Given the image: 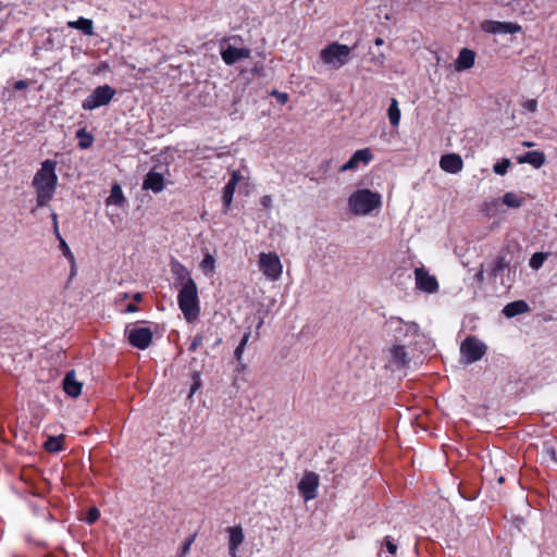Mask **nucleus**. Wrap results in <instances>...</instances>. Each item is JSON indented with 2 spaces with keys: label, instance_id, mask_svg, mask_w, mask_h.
Returning a JSON list of instances; mask_svg holds the SVG:
<instances>
[{
  "label": "nucleus",
  "instance_id": "5",
  "mask_svg": "<svg viewBox=\"0 0 557 557\" xmlns=\"http://www.w3.org/2000/svg\"><path fill=\"white\" fill-rule=\"evenodd\" d=\"M116 91L110 85H101L96 87L92 92L83 101L82 107L84 110H95L97 108L107 106L115 96Z\"/></svg>",
  "mask_w": 557,
  "mask_h": 557
},
{
  "label": "nucleus",
  "instance_id": "1",
  "mask_svg": "<svg viewBox=\"0 0 557 557\" xmlns=\"http://www.w3.org/2000/svg\"><path fill=\"white\" fill-rule=\"evenodd\" d=\"M55 168L57 161L47 159L34 176L33 186L36 189L38 207H45L53 197L58 184Z\"/></svg>",
  "mask_w": 557,
  "mask_h": 557
},
{
  "label": "nucleus",
  "instance_id": "18",
  "mask_svg": "<svg viewBox=\"0 0 557 557\" xmlns=\"http://www.w3.org/2000/svg\"><path fill=\"white\" fill-rule=\"evenodd\" d=\"M230 534L228 552L232 557H237V548L244 542V532L240 525L227 528Z\"/></svg>",
  "mask_w": 557,
  "mask_h": 557
},
{
  "label": "nucleus",
  "instance_id": "36",
  "mask_svg": "<svg viewBox=\"0 0 557 557\" xmlns=\"http://www.w3.org/2000/svg\"><path fill=\"white\" fill-rule=\"evenodd\" d=\"M99 516H100L99 510L96 507H91V508H89L85 520L87 523L92 524L94 522H96L99 519Z\"/></svg>",
  "mask_w": 557,
  "mask_h": 557
},
{
  "label": "nucleus",
  "instance_id": "49",
  "mask_svg": "<svg viewBox=\"0 0 557 557\" xmlns=\"http://www.w3.org/2000/svg\"><path fill=\"white\" fill-rule=\"evenodd\" d=\"M126 311L127 312H135V311H137V307L135 305H133V304H128L126 306Z\"/></svg>",
  "mask_w": 557,
  "mask_h": 557
},
{
  "label": "nucleus",
  "instance_id": "24",
  "mask_svg": "<svg viewBox=\"0 0 557 557\" xmlns=\"http://www.w3.org/2000/svg\"><path fill=\"white\" fill-rule=\"evenodd\" d=\"M519 163H529L539 169L545 163V154L541 151H529L519 158Z\"/></svg>",
  "mask_w": 557,
  "mask_h": 557
},
{
  "label": "nucleus",
  "instance_id": "14",
  "mask_svg": "<svg viewBox=\"0 0 557 557\" xmlns=\"http://www.w3.org/2000/svg\"><path fill=\"white\" fill-rule=\"evenodd\" d=\"M482 29L491 34H516L521 30V26L510 22L485 21Z\"/></svg>",
  "mask_w": 557,
  "mask_h": 557
},
{
  "label": "nucleus",
  "instance_id": "9",
  "mask_svg": "<svg viewBox=\"0 0 557 557\" xmlns=\"http://www.w3.org/2000/svg\"><path fill=\"white\" fill-rule=\"evenodd\" d=\"M418 324L410 322L405 323L403 319L392 317L385 322V330L388 334H392L396 339H400L401 335L417 334Z\"/></svg>",
  "mask_w": 557,
  "mask_h": 557
},
{
  "label": "nucleus",
  "instance_id": "46",
  "mask_svg": "<svg viewBox=\"0 0 557 557\" xmlns=\"http://www.w3.org/2000/svg\"><path fill=\"white\" fill-rule=\"evenodd\" d=\"M244 349H245V348H243L242 346H239V345H238V346L236 347L235 351H234L235 358H236L238 361H240V359H242V355H243V352H244Z\"/></svg>",
  "mask_w": 557,
  "mask_h": 557
},
{
  "label": "nucleus",
  "instance_id": "21",
  "mask_svg": "<svg viewBox=\"0 0 557 557\" xmlns=\"http://www.w3.org/2000/svg\"><path fill=\"white\" fill-rule=\"evenodd\" d=\"M474 60H475L474 51L463 48L459 52V55L455 63V67L459 72L469 70L474 65Z\"/></svg>",
  "mask_w": 557,
  "mask_h": 557
},
{
  "label": "nucleus",
  "instance_id": "10",
  "mask_svg": "<svg viewBox=\"0 0 557 557\" xmlns=\"http://www.w3.org/2000/svg\"><path fill=\"white\" fill-rule=\"evenodd\" d=\"M127 338L132 346L138 349H146L152 341V331L149 327L127 329Z\"/></svg>",
  "mask_w": 557,
  "mask_h": 557
},
{
  "label": "nucleus",
  "instance_id": "27",
  "mask_svg": "<svg viewBox=\"0 0 557 557\" xmlns=\"http://www.w3.org/2000/svg\"><path fill=\"white\" fill-rule=\"evenodd\" d=\"M64 440V435L59 436H49L45 442L44 447L49 453H58L62 450V442Z\"/></svg>",
  "mask_w": 557,
  "mask_h": 557
},
{
  "label": "nucleus",
  "instance_id": "50",
  "mask_svg": "<svg viewBox=\"0 0 557 557\" xmlns=\"http://www.w3.org/2000/svg\"><path fill=\"white\" fill-rule=\"evenodd\" d=\"M277 99L281 102L287 101V95L286 94H277Z\"/></svg>",
  "mask_w": 557,
  "mask_h": 557
},
{
  "label": "nucleus",
  "instance_id": "2",
  "mask_svg": "<svg viewBox=\"0 0 557 557\" xmlns=\"http://www.w3.org/2000/svg\"><path fill=\"white\" fill-rule=\"evenodd\" d=\"M348 206L355 215H367L381 206V196L370 189H358L349 196Z\"/></svg>",
  "mask_w": 557,
  "mask_h": 557
},
{
  "label": "nucleus",
  "instance_id": "33",
  "mask_svg": "<svg viewBox=\"0 0 557 557\" xmlns=\"http://www.w3.org/2000/svg\"><path fill=\"white\" fill-rule=\"evenodd\" d=\"M214 267L215 259L210 253H207L200 263V268L206 274H208L214 271Z\"/></svg>",
  "mask_w": 557,
  "mask_h": 557
},
{
  "label": "nucleus",
  "instance_id": "23",
  "mask_svg": "<svg viewBox=\"0 0 557 557\" xmlns=\"http://www.w3.org/2000/svg\"><path fill=\"white\" fill-rule=\"evenodd\" d=\"M528 311H529V305L524 300H516V301L509 302L503 309V313L507 318H513L518 314H521V313H524Z\"/></svg>",
  "mask_w": 557,
  "mask_h": 557
},
{
  "label": "nucleus",
  "instance_id": "11",
  "mask_svg": "<svg viewBox=\"0 0 557 557\" xmlns=\"http://www.w3.org/2000/svg\"><path fill=\"white\" fill-rule=\"evenodd\" d=\"M319 475L312 471H307L298 483V491L305 500H311L317 497Z\"/></svg>",
  "mask_w": 557,
  "mask_h": 557
},
{
  "label": "nucleus",
  "instance_id": "15",
  "mask_svg": "<svg viewBox=\"0 0 557 557\" xmlns=\"http://www.w3.org/2000/svg\"><path fill=\"white\" fill-rule=\"evenodd\" d=\"M221 57L227 65H233L239 60L249 58L250 50L247 48H236L234 46H228L226 49L221 51Z\"/></svg>",
  "mask_w": 557,
  "mask_h": 557
},
{
  "label": "nucleus",
  "instance_id": "12",
  "mask_svg": "<svg viewBox=\"0 0 557 557\" xmlns=\"http://www.w3.org/2000/svg\"><path fill=\"white\" fill-rule=\"evenodd\" d=\"M388 352L389 359L386 368H389L392 371H399L408 367L410 359L403 345H394L389 348Z\"/></svg>",
  "mask_w": 557,
  "mask_h": 557
},
{
  "label": "nucleus",
  "instance_id": "55",
  "mask_svg": "<svg viewBox=\"0 0 557 557\" xmlns=\"http://www.w3.org/2000/svg\"><path fill=\"white\" fill-rule=\"evenodd\" d=\"M498 483H504L505 482V478L503 475H500L498 479H497Z\"/></svg>",
  "mask_w": 557,
  "mask_h": 557
},
{
  "label": "nucleus",
  "instance_id": "26",
  "mask_svg": "<svg viewBox=\"0 0 557 557\" xmlns=\"http://www.w3.org/2000/svg\"><path fill=\"white\" fill-rule=\"evenodd\" d=\"M387 116L389 120V123L393 126H398L400 121V110L398 107V101L395 98H392L388 110H387Z\"/></svg>",
  "mask_w": 557,
  "mask_h": 557
},
{
  "label": "nucleus",
  "instance_id": "34",
  "mask_svg": "<svg viewBox=\"0 0 557 557\" xmlns=\"http://www.w3.org/2000/svg\"><path fill=\"white\" fill-rule=\"evenodd\" d=\"M511 165V162L509 159H503L500 162H497L493 170L498 175H505Z\"/></svg>",
  "mask_w": 557,
  "mask_h": 557
},
{
  "label": "nucleus",
  "instance_id": "25",
  "mask_svg": "<svg viewBox=\"0 0 557 557\" xmlns=\"http://www.w3.org/2000/svg\"><path fill=\"white\" fill-rule=\"evenodd\" d=\"M67 26L70 28L79 29L85 35H88V36L94 35V23L89 18L79 17L76 21H70V22H67Z\"/></svg>",
  "mask_w": 557,
  "mask_h": 557
},
{
  "label": "nucleus",
  "instance_id": "44",
  "mask_svg": "<svg viewBox=\"0 0 557 557\" xmlns=\"http://www.w3.org/2000/svg\"><path fill=\"white\" fill-rule=\"evenodd\" d=\"M261 205L264 208H270L272 205V198L269 195H265L261 198Z\"/></svg>",
  "mask_w": 557,
  "mask_h": 557
},
{
  "label": "nucleus",
  "instance_id": "56",
  "mask_svg": "<svg viewBox=\"0 0 557 557\" xmlns=\"http://www.w3.org/2000/svg\"><path fill=\"white\" fill-rule=\"evenodd\" d=\"M523 145H524L525 147H532V146H534V144H533V143H529V141L523 143Z\"/></svg>",
  "mask_w": 557,
  "mask_h": 557
},
{
  "label": "nucleus",
  "instance_id": "17",
  "mask_svg": "<svg viewBox=\"0 0 557 557\" xmlns=\"http://www.w3.org/2000/svg\"><path fill=\"white\" fill-rule=\"evenodd\" d=\"M371 160H372V153H371L370 149H368V148L359 149L351 156V158L345 164H343L341 166L339 171L346 172V171L355 170L358 168L360 162H363L367 164Z\"/></svg>",
  "mask_w": 557,
  "mask_h": 557
},
{
  "label": "nucleus",
  "instance_id": "53",
  "mask_svg": "<svg viewBox=\"0 0 557 557\" xmlns=\"http://www.w3.org/2000/svg\"><path fill=\"white\" fill-rule=\"evenodd\" d=\"M51 218H52V221H53V225H55V223H58V215H57V213L53 212L51 214Z\"/></svg>",
  "mask_w": 557,
  "mask_h": 557
},
{
  "label": "nucleus",
  "instance_id": "40",
  "mask_svg": "<svg viewBox=\"0 0 557 557\" xmlns=\"http://www.w3.org/2000/svg\"><path fill=\"white\" fill-rule=\"evenodd\" d=\"M202 342H203V337L202 335L198 334L194 337V339L191 341V344L189 346V350L190 351H195L198 347H200L202 345Z\"/></svg>",
  "mask_w": 557,
  "mask_h": 557
},
{
  "label": "nucleus",
  "instance_id": "8",
  "mask_svg": "<svg viewBox=\"0 0 557 557\" xmlns=\"http://www.w3.org/2000/svg\"><path fill=\"white\" fill-rule=\"evenodd\" d=\"M460 351L467 363H472L480 360L484 356L486 351V345L474 337H467L461 343Z\"/></svg>",
  "mask_w": 557,
  "mask_h": 557
},
{
  "label": "nucleus",
  "instance_id": "22",
  "mask_svg": "<svg viewBox=\"0 0 557 557\" xmlns=\"http://www.w3.org/2000/svg\"><path fill=\"white\" fill-rule=\"evenodd\" d=\"M171 271L176 282L182 286H185L189 281H194L187 268L176 260L171 262Z\"/></svg>",
  "mask_w": 557,
  "mask_h": 557
},
{
  "label": "nucleus",
  "instance_id": "6",
  "mask_svg": "<svg viewBox=\"0 0 557 557\" xmlns=\"http://www.w3.org/2000/svg\"><path fill=\"white\" fill-rule=\"evenodd\" d=\"M259 269L270 281L280 278L283 265L278 256L275 252H261L259 255Z\"/></svg>",
  "mask_w": 557,
  "mask_h": 557
},
{
  "label": "nucleus",
  "instance_id": "30",
  "mask_svg": "<svg viewBox=\"0 0 557 557\" xmlns=\"http://www.w3.org/2000/svg\"><path fill=\"white\" fill-rule=\"evenodd\" d=\"M550 253L549 252H535L532 255L531 259H530V267L533 269V270H539L544 261L547 259V257L549 256Z\"/></svg>",
  "mask_w": 557,
  "mask_h": 557
},
{
  "label": "nucleus",
  "instance_id": "16",
  "mask_svg": "<svg viewBox=\"0 0 557 557\" xmlns=\"http://www.w3.org/2000/svg\"><path fill=\"white\" fill-rule=\"evenodd\" d=\"M440 166L447 173L456 174L462 170L463 161L457 153H447L441 157Z\"/></svg>",
  "mask_w": 557,
  "mask_h": 557
},
{
  "label": "nucleus",
  "instance_id": "43",
  "mask_svg": "<svg viewBox=\"0 0 557 557\" xmlns=\"http://www.w3.org/2000/svg\"><path fill=\"white\" fill-rule=\"evenodd\" d=\"M240 180H242L240 174L237 171H234L232 173L231 180L227 183H233L234 186H237V184L239 183Z\"/></svg>",
  "mask_w": 557,
  "mask_h": 557
},
{
  "label": "nucleus",
  "instance_id": "42",
  "mask_svg": "<svg viewBox=\"0 0 557 557\" xmlns=\"http://www.w3.org/2000/svg\"><path fill=\"white\" fill-rule=\"evenodd\" d=\"M28 86H29V83L27 81L21 79V81L15 82L13 87L15 90H22V89L27 88Z\"/></svg>",
  "mask_w": 557,
  "mask_h": 557
},
{
  "label": "nucleus",
  "instance_id": "32",
  "mask_svg": "<svg viewBox=\"0 0 557 557\" xmlns=\"http://www.w3.org/2000/svg\"><path fill=\"white\" fill-rule=\"evenodd\" d=\"M503 202L510 208H520L522 206V198H519L513 193H506L503 197Z\"/></svg>",
  "mask_w": 557,
  "mask_h": 557
},
{
  "label": "nucleus",
  "instance_id": "54",
  "mask_svg": "<svg viewBox=\"0 0 557 557\" xmlns=\"http://www.w3.org/2000/svg\"><path fill=\"white\" fill-rule=\"evenodd\" d=\"M383 42H384V40L382 38H376L375 39V45L376 46H381V45H383Z\"/></svg>",
  "mask_w": 557,
  "mask_h": 557
},
{
  "label": "nucleus",
  "instance_id": "19",
  "mask_svg": "<svg viewBox=\"0 0 557 557\" xmlns=\"http://www.w3.org/2000/svg\"><path fill=\"white\" fill-rule=\"evenodd\" d=\"M83 384L76 380L75 372L69 371L63 379V389L71 397H77L82 393Z\"/></svg>",
  "mask_w": 557,
  "mask_h": 557
},
{
  "label": "nucleus",
  "instance_id": "45",
  "mask_svg": "<svg viewBox=\"0 0 557 557\" xmlns=\"http://www.w3.org/2000/svg\"><path fill=\"white\" fill-rule=\"evenodd\" d=\"M474 278L478 283H482L484 281V270L483 267L478 271V273L474 275Z\"/></svg>",
  "mask_w": 557,
  "mask_h": 557
},
{
  "label": "nucleus",
  "instance_id": "48",
  "mask_svg": "<svg viewBox=\"0 0 557 557\" xmlns=\"http://www.w3.org/2000/svg\"><path fill=\"white\" fill-rule=\"evenodd\" d=\"M548 454L550 455V458L553 460L557 461V450H555L554 448H549Z\"/></svg>",
  "mask_w": 557,
  "mask_h": 557
},
{
  "label": "nucleus",
  "instance_id": "51",
  "mask_svg": "<svg viewBox=\"0 0 557 557\" xmlns=\"http://www.w3.org/2000/svg\"><path fill=\"white\" fill-rule=\"evenodd\" d=\"M53 226H54V233H55V235H57L58 239L60 240V238H62V237H61V235H60V233H59V226H58V223H55V225H53Z\"/></svg>",
  "mask_w": 557,
  "mask_h": 557
},
{
  "label": "nucleus",
  "instance_id": "20",
  "mask_svg": "<svg viewBox=\"0 0 557 557\" xmlns=\"http://www.w3.org/2000/svg\"><path fill=\"white\" fill-rule=\"evenodd\" d=\"M143 187L153 193H160L164 187V178L160 173L150 171L144 180Z\"/></svg>",
  "mask_w": 557,
  "mask_h": 557
},
{
  "label": "nucleus",
  "instance_id": "35",
  "mask_svg": "<svg viewBox=\"0 0 557 557\" xmlns=\"http://www.w3.org/2000/svg\"><path fill=\"white\" fill-rule=\"evenodd\" d=\"M201 384L202 383H201V379H200V373L198 371H195L193 373V384H191L190 392L188 395L189 398L201 387Z\"/></svg>",
  "mask_w": 557,
  "mask_h": 557
},
{
  "label": "nucleus",
  "instance_id": "38",
  "mask_svg": "<svg viewBox=\"0 0 557 557\" xmlns=\"http://www.w3.org/2000/svg\"><path fill=\"white\" fill-rule=\"evenodd\" d=\"M60 248L63 252V255L71 261L74 260V256L73 253L71 252L67 244L65 243V240L63 238H60Z\"/></svg>",
  "mask_w": 557,
  "mask_h": 557
},
{
  "label": "nucleus",
  "instance_id": "4",
  "mask_svg": "<svg viewBox=\"0 0 557 557\" xmlns=\"http://www.w3.org/2000/svg\"><path fill=\"white\" fill-rule=\"evenodd\" d=\"M350 48L346 45L333 42L321 51V59L325 64L339 69L349 61Z\"/></svg>",
  "mask_w": 557,
  "mask_h": 557
},
{
  "label": "nucleus",
  "instance_id": "29",
  "mask_svg": "<svg viewBox=\"0 0 557 557\" xmlns=\"http://www.w3.org/2000/svg\"><path fill=\"white\" fill-rule=\"evenodd\" d=\"M76 137L79 138L78 146L82 149H87L92 144V136L86 132L85 128H81L76 132Z\"/></svg>",
  "mask_w": 557,
  "mask_h": 557
},
{
  "label": "nucleus",
  "instance_id": "47",
  "mask_svg": "<svg viewBox=\"0 0 557 557\" xmlns=\"http://www.w3.org/2000/svg\"><path fill=\"white\" fill-rule=\"evenodd\" d=\"M249 337H250V332H246L239 343V346H242L243 348H245V346L247 345L248 341H249Z\"/></svg>",
  "mask_w": 557,
  "mask_h": 557
},
{
  "label": "nucleus",
  "instance_id": "31",
  "mask_svg": "<svg viewBox=\"0 0 557 557\" xmlns=\"http://www.w3.org/2000/svg\"><path fill=\"white\" fill-rule=\"evenodd\" d=\"M235 189L236 186H234L233 183H227L223 188V202L226 210L230 208L232 203Z\"/></svg>",
  "mask_w": 557,
  "mask_h": 557
},
{
  "label": "nucleus",
  "instance_id": "41",
  "mask_svg": "<svg viewBox=\"0 0 557 557\" xmlns=\"http://www.w3.org/2000/svg\"><path fill=\"white\" fill-rule=\"evenodd\" d=\"M523 107L531 112H535L537 108V101L535 99L527 100L523 103Z\"/></svg>",
  "mask_w": 557,
  "mask_h": 557
},
{
  "label": "nucleus",
  "instance_id": "28",
  "mask_svg": "<svg viewBox=\"0 0 557 557\" xmlns=\"http://www.w3.org/2000/svg\"><path fill=\"white\" fill-rule=\"evenodd\" d=\"M124 200L125 199H124L121 186L117 184L113 185L111 188V194L108 198V203H114V205L121 206Z\"/></svg>",
  "mask_w": 557,
  "mask_h": 557
},
{
  "label": "nucleus",
  "instance_id": "37",
  "mask_svg": "<svg viewBox=\"0 0 557 557\" xmlns=\"http://www.w3.org/2000/svg\"><path fill=\"white\" fill-rule=\"evenodd\" d=\"M196 533L190 535L189 537L186 539L184 545L182 546V549H181V555L182 557H184L185 555H187L189 553V549H190V546L191 544L194 543L195 539H196Z\"/></svg>",
  "mask_w": 557,
  "mask_h": 557
},
{
  "label": "nucleus",
  "instance_id": "39",
  "mask_svg": "<svg viewBox=\"0 0 557 557\" xmlns=\"http://www.w3.org/2000/svg\"><path fill=\"white\" fill-rule=\"evenodd\" d=\"M384 545L389 554L394 555L397 552V545L394 543L392 537L386 536L384 539Z\"/></svg>",
  "mask_w": 557,
  "mask_h": 557
},
{
  "label": "nucleus",
  "instance_id": "7",
  "mask_svg": "<svg viewBox=\"0 0 557 557\" xmlns=\"http://www.w3.org/2000/svg\"><path fill=\"white\" fill-rule=\"evenodd\" d=\"M509 253L510 251L508 249L500 251L495 261H493L490 265L491 277H493L494 280H497L499 277L502 285L506 287L510 286L509 276L507 277V280L504 278L505 270L509 269L512 262V258L508 256Z\"/></svg>",
  "mask_w": 557,
  "mask_h": 557
},
{
  "label": "nucleus",
  "instance_id": "52",
  "mask_svg": "<svg viewBox=\"0 0 557 557\" xmlns=\"http://www.w3.org/2000/svg\"><path fill=\"white\" fill-rule=\"evenodd\" d=\"M133 298L135 301H140L143 299V296L140 293H136Z\"/></svg>",
  "mask_w": 557,
  "mask_h": 557
},
{
  "label": "nucleus",
  "instance_id": "13",
  "mask_svg": "<svg viewBox=\"0 0 557 557\" xmlns=\"http://www.w3.org/2000/svg\"><path fill=\"white\" fill-rule=\"evenodd\" d=\"M416 286L418 289L432 294L438 289V283L435 276L430 275L424 268H417L414 270Z\"/></svg>",
  "mask_w": 557,
  "mask_h": 557
},
{
  "label": "nucleus",
  "instance_id": "3",
  "mask_svg": "<svg viewBox=\"0 0 557 557\" xmlns=\"http://www.w3.org/2000/svg\"><path fill=\"white\" fill-rule=\"evenodd\" d=\"M180 309L188 322L195 321L200 312L198 290L195 281L182 286L177 296Z\"/></svg>",
  "mask_w": 557,
  "mask_h": 557
}]
</instances>
